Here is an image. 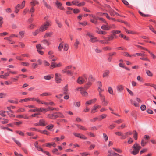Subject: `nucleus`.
Returning a JSON list of instances; mask_svg holds the SVG:
<instances>
[{
	"instance_id": "f257e3e1",
	"label": "nucleus",
	"mask_w": 156,
	"mask_h": 156,
	"mask_svg": "<svg viewBox=\"0 0 156 156\" xmlns=\"http://www.w3.org/2000/svg\"><path fill=\"white\" fill-rule=\"evenodd\" d=\"M133 150L132 151V154L134 155L137 154L138 153L139 150L141 148V147L137 143H135L132 147Z\"/></svg>"
},
{
	"instance_id": "f03ea898",
	"label": "nucleus",
	"mask_w": 156,
	"mask_h": 156,
	"mask_svg": "<svg viewBox=\"0 0 156 156\" xmlns=\"http://www.w3.org/2000/svg\"><path fill=\"white\" fill-rule=\"evenodd\" d=\"M84 78L82 77H80L77 80V82L80 84H81L86 81L87 80V76L86 75H83Z\"/></svg>"
},
{
	"instance_id": "7ed1b4c3",
	"label": "nucleus",
	"mask_w": 156,
	"mask_h": 156,
	"mask_svg": "<svg viewBox=\"0 0 156 156\" xmlns=\"http://www.w3.org/2000/svg\"><path fill=\"white\" fill-rule=\"evenodd\" d=\"M55 79L56 82L57 83H60L62 79H61V75L60 74L58 73H56L55 74Z\"/></svg>"
},
{
	"instance_id": "20e7f679",
	"label": "nucleus",
	"mask_w": 156,
	"mask_h": 156,
	"mask_svg": "<svg viewBox=\"0 0 156 156\" xmlns=\"http://www.w3.org/2000/svg\"><path fill=\"white\" fill-rule=\"evenodd\" d=\"M48 117L50 119H55L58 117L57 114L54 113V112H53L52 114H48Z\"/></svg>"
},
{
	"instance_id": "39448f33",
	"label": "nucleus",
	"mask_w": 156,
	"mask_h": 156,
	"mask_svg": "<svg viewBox=\"0 0 156 156\" xmlns=\"http://www.w3.org/2000/svg\"><path fill=\"white\" fill-rule=\"evenodd\" d=\"M73 134L75 136L81 139L84 140H86L87 139V137L83 134H81L80 133H74Z\"/></svg>"
},
{
	"instance_id": "423d86ee",
	"label": "nucleus",
	"mask_w": 156,
	"mask_h": 156,
	"mask_svg": "<svg viewBox=\"0 0 156 156\" xmlns=\"http://www.w3.org/2000/svg\"><path fill=\"white\" fill-rule=\"evenodd\" d=\"M62 66V65L61 63H59L57 64L56 63L52 62L51 63L50 65V68H53L57 67H60Z\"/></svg>"
},
{
	"instance_id": "0eeeda50",
	"label": "nucleus",
	"mask_w": 156,
	"mask_h": 156,
	"mask_svg": "<svg viewBox=\"0 0 156 156\" xmlns=\"http://www.w3.org/2000/svg\"><path fill=\"white\" fill-rule=\"evenodd\" d=\"M106 25H103L101 27V28L105 30H110L111 28V27L109 26L108 23H106Z\"/></svg>"
},
{
	"instance_id": "6e6552de",
	"label": "nucleus",
	"mask_w": 156,
	"mask_h": 156,
	"mask_svg": "<svg viewBox=\"0 0 156 156\" xmlns=\"http://www.w3.org/2000/svg\"><path fill=\"white\" fill-rule=\"evenodd\" d=\"M51 25V21H46L44 22L42 25L45 27L47 29Z\"/></svg>"
},
{
	"instance_id": "1a4fd4ad",
	"label": "nucleus",
	"mask_w": 156,
	"mask_h": 156,
	"mask_svg": "<svg viewBox=\"0 0 156 156\" xmlns=\"http://www.w3.org/2000/svg\"><path fill=\"white\" fill-rule=\"evenodd\" d=\"M79 89H80V93L83 96H87L88 95L86 91H84L83 90V88L82 87L79 88L77 89V90H78Z\"/></svg>"
},
{
	"instance_id": "9d476101",
	"label": "nucleus",
	"mask_w": 156,
	"mask_h": 156,
	"mask_svg": "<svg viewBox=\"0 0 156 156\" xmlns=\"http://www.w3.org/2000/svg\"><path fill=\"white\" fill-rule=\"evenodd\" d=\"M56 4L58 9L62 10L64 9V8L62 6V4L58 1H56Z\"/></svg>"
},
{
	"instance_id": "9b49d317",
	"label": "nucleus",
	"mask_w": 156,
	"mask_h": 156,
	"mask_svg": "<svg viewBox=\"0 0 156 156\" xmlns=\"http://www.w3.org/2000/svg\"><path fill=\"white\" fill-rule=\"evenodd\" d=\"M132 134V132L129 131L128 132L126 133L124 135L122 136V137H121V139H124L127 137L128 135H131Z\"/></svg>"
},
{
	"instance_id": "f8f14e48",
	"label": "nucleus",
	"mask_w": 156,
	"mask_h": 156,
	"mask_svg": "<svg viewBox=\"0 0 156 156\" xmlns=\"http://www.w3.org/2000/svg\"><path fill=\"white\" fill-rule=\"evenodd\" d=\"M69 89L68 88V85H66L63 88V93L64 94L69 93L68 92Z\"/></svg>"
},
{
	"instance_id": "ddd939ff",
	"label": "nucleus",
	"mask_w": 156,
	"mask_h": 156,
	"mask_svg": "<svg viewBox=\"0 0 156 156\" xmlns=\"http://www.w3.org/2000/svg\"><path fill=\"white\" fill-rule=\"evenodd\" d=\"M89 41L91 42L94 43L96 42H98V40L97 39V37L93 36L90 38Z\"/></svg>"
},
{
	"instance_id": "4468645a",
	"label": "nucleus",
	"mask_w": 156,
	"mask_h": 156,
	"mask_svg": "<svg viewBox=\"0 0 156 156\" xmlns=\"http://www.w3.org/2000/svg\"><path fill=\"white\" fill-rule=\"evenodd\" d=\"M30 5L34 7L37 4H38V2L36 0H32L31 2L30 3Z\"/></svg>"
},
{
	"instance_id": "2eb2a0df",
	"label": "nucleus",
	"mask_w": 156,
	"mask_h": 156,
	"mask_svg": "<svg viewBox=\"0 0 156 156\" xmlns=\"http://www.w3.org/2000/svg\"><path fill=\"white\" fill-rule=\"evenodd\" d=\"M124 88L123 85H119L117 86V89L119 92H121L123 90Z\"/></svg>"
},
{
	"instance_id": "dca6fc26",
	"label": "nucleus",
	"mask_w": 156,
	"mask_h": 156,
	"mask_svg": "<svg viewBox=\"0 0 156 156\" xmlns=\"http://www.w3.org/2000/svg\"><path fill=\"white\" fill-rule=\"evenodd\" d=\"M110 73V71L108 70H106L103 74V77H108Z\"/></svg>"
},
{
	"instance_id": "f3484780",
	"label": "nucleus",
	"mask_w": 156,
	"mask_h": 156,
	"mask_svg": "<svg viewBox=\"0 0 156 156\" xmlns=\"http://www.w3.org/2000/svg\"><path fill=\"white\" fill-rule=\"evenodd\" d=\"M39 125L42 126H44L46 125L45 124V121L43 119L40 120L39 121Z\"/></svg>"
},
{
	"instance_id": "a211bd4d",
	"label": "nucleus",
	"mask_w": 156,
	"mask_h": 156,
	"mask_svg": "<svg viewBox=\"0 0 156 156\" xmlns=\"http://www.w3.org/2000/svg\"><path fill=\"white\" fill-rule=\"evenodd\" d=\"M119 37L123 38L124 39L128 41L129 40V38L128 37L122 34H120L119 35Z\"/></svg>"
},
{
	"instance_id": "6ab92c4d",
	"label": "nucleus",
	"mask_w": 156,
	"mask_h": 156,
	"mask_svg": "<svg viewBox=\"0 0 156 156\" xmlns=\"http://www.w3.org/2000/svg\"><path fill=\"white\" fill-rule=\"evenodd\" d=\"M53 34L52 32H50L49 33H47L45 34V35L44 36V38H47L48 37H51V36Z\"/></svg>"
},
{
	"instance_id": "aec40b11",
	"label": "nucleus",
	"mask_w": 156,
	"mask_h": 156,
	"mask_svg": "<svg viewBox=\"0 0 156 156\" xmlns=\"http://www.w3.org/2000/svg\"><path fill=\"white\" fill-rule=\"evenodd\" d=\"M76 126L78 128L80 129L81 130H87V129L85 128V127L79 124H76Z\"/></svg>"
},
{
	"instance_id": "412c9836",
	"label": "nucleus",
	"mask_w": 156,
	"mask_h": 156,
	"mask_svg": "<svg viewBox=\"0 0 156 156\" xmlns=\"http://www.w3.org/2000/svg\"><path fill=\"white\" fill-rule=\"evenodd\" d=\"M92 84L90 81L88 82L84 86V88L85 89L87 90Z\"/></svg>"
},
{
	"instance_id": "4be33fe9",
	"label": "nucleus",
	"mask_w": 156,
	"mask_h": 156,
	"mask_svg": "<svg viewBox=\"0 0 156 156\" xmlns=\"http://www.w3.org/2000/svg\"><path fill=\"white\" fill-rule=\"evenodd\" d=\"M121 32V31L119 30H113L111 32L112 34L113 35H116V34H119Z\"/></svg>"
},
{
	"instance_id": "5701e85b",
	"label": "nucleus",
	"mask_w": 156,
	"mask_h": 156,
	"mask_svg": "<svg viewBox=\"0 0 156 156\" xmlns=\"http://www.w3.org/2000/svg\"><path fill=\"white\" fill-rule=\"evenodd\" d=\"M54 113L57 114L58 117L64 118L65 117L64 115L63 114L60 112H54Z\"/></svg>"
},
{
	"instance_id": "b1692460",
	"label": "nucleus",
	"mask_w": 156,
	"mask_h": 156,
	"mask_svg": "<svg viewBox=\"0 0 156 156\" xmlns=\"http://www.w3.org/2000/svg\"><path fill=\"white\" fill-rule=\"evenodd\" d=\"M147 143V141L146 140H144L143 139H142L141 142V144L142 146H144Z\"/></svg>"
},
{
	"instance_id": "393cba45",
	"label": "nucleus",
	"mask_w": 156,
	"mask_h": 156,
	"mask_svg": "<svg viewBox=\"0 0 156 156\" xmlns=\"http://www.w3.org/2000/svg\"><path fill=\"white\" fill-rule=\"evenodd\" d=\"M38 132H40L41 133L44 134H46L47 135H48L49 134V132L48 131H46V130H43V131H41V130H38Z\"/></svg>"
},
{
	"instance_id": "a878e982",
	"label": "nucleus",
	"mask_w": 156,
	"mask_h": 156,
	"mask_svg": "<svg viewBox=\"0 0 156 156\" xmlns=\"http://www.w3.org/2000/svg\"><path fill=\"white\" fill-rule=\"evenodd\" d=\"M43 2L44 3V5L48 9H51V6L50 5L48 4L47 2L45 1L44 0H43Z\"/></svg>"
},
{
	"instance_id": "bb28decb",
	"label": "nucleus",
	"mask_w": 156,
	"mask_h": 156,
	"mask_svg": "<svg viewBox=\"0 0 156 156\" xmlns=\"http://www.w3.org/2000/svg\"><path fill=\"white\" fill-rule=\"evenodd\" d=\"M108 41H112L114 39V37L112 34L109 35L108 37H107Z\"/></svg>"
},
{
	"instance_id": "cd10ccee",
	"label": "nucleus",
	"mask_w": 156,
	"mask_h": 156,
	"mask_svg": "<svg viewBox=\"0 0 156 156\" xmlns=\"http://www.w3.org/2000/svg\"><path fill=\"white\" fill-rule=\"evenodd\" d=\"M133 132L134 133L133 135V138H134L135 140H137L138 137L137 133L136 131V130H134L133 131Z\"/></svg>"
},
{
	"instance_id": "c85d7f7f",
	"label": "nucleus",
	"mask_w": 156,
	"mask_h": 156,
	"mask_svg": "<svg viewBox=\"0 0 156 156\" xmlns=\"http://www.w3.org/2000/svg\"><path fill=\"white\" fill-rule=\"evenodd\" d=\"M146 73L147 75L150 77H152L153 76L152 73L149 70H146Z\"/></svg>"
},
{
	"instance_id": "c756f323",
	"label": "nucleus",
	"mask_w": 156,
	"mask_h": 156,
	"mask_svg": "<svg viewBox=\"0 0 156 156\" xmlns=\"http://www.w3.org/2000/svg\"><path fill=\"white\" fill-rule=\"evenodd\" d=\"M108 92L112 95H113V90L112 88L111 87H109L108 89Z\"/></svg>"
},
{
	"instance_id": "7c9ffc66",
	"label": "nucleus",
	"mask_w": 156,
	"mask_h": 156,
	"mask_svg": "<svg viewBox=\"0 0 156 156\" xmlns=\"http://www.w3.org/2000/svg\"><path fill=\"white\" fill-rule=\"evenodd\" d=\"M126 127V125L125 124H122L120 126H118L117 129H122Z\"/></svg>"
},
{
	"instance_id": "2f4dec72",
	"label": "nucleus",
	"mask_w": 156,
	"mask_h": 156,
	"mask_svg": "<svg viewBox=\"0 0 156 156\" xmlns=\"http://www.w3.org/2000/svg\"><path fill=\"white\" fill-rule=\"evenodd\" d=\"M20 7V4H18L17 6L15 7V12L17 13H18V12L19 11L20 9H19Z\"/></svg>"
},
{
	"instance_id": "473e14b6",
	"label": "nucleus",
	"mask_w": 156,
	"mask_h": 156,
	"mask_svg": "<svg viewBox=\"0 0 156 156\" xmlns=\"http://www.w3.org/2000/svg\"><path fill=\"white\" fill-rule=\"evenodd\" d=\"M54 127V125L53 124H50L48 125L46 128H47V129L48 130H50L52 129Z\"/></svg>"
},
{
	"instance_id": "72a5a7b5",
	"label": "nucleus",
	"mask_w": 156,
	"mask_h": 156,
	"mask_svg": "<svg viewBox=\"0 0 156 156\" xmlns=\"http://www.w3.org/2000/svg\"><path fill=\"white\" fill-rule=\"evenodd\" d=\"M39 29L41 31V32L45 31L47 30V29L45 27H44V26H43L42 25L41 26Z\"/></svg>"
},
{
	"instance_id": "f704fd0d",
	"label": "nucleus",
	"mask_w": 156,
	"mask_h": 156,
	"mask_svg": "<svg viewBox=\"0 0 156 156\" xmlns=\"http://www.w3.org/2000/svg\"><path fill=\"white\" fill-rule=\"evenodd\" d=\"M51 95V94L47 92L43 93L40 95L41 96H50Z\"/></svg>"
},
{
	"instance_id": "c9c22d12",
	"label": "nucleus",
	"mask_w": 156,
	"mask_h": 156,
	"mask_svg": "<svg viewBox=\"0 0 156 156\" xmlns=\"http://www.w3.org/2000/svg\"><path fill=\"white\" fill-rule=\"evenodd\" d=\"M40 32H41L40 29H37L34 32H33V34L34 36H36L37 34H38Z\"/></svg>"
},
{
	"instance_id": "e433bc0d",
	"label": "nucleus",
	"mask_w": 156,
	"mask_h": 156,
	"mask_svg": "<svg viewBox=\"0 0 156 156\" xmlns=\"http://www.w3.org/2000/svg\"><path fill=\"white\" fill-rule=\"evenodd\" d=\"M79 44V42L78 39H76V42L74 44V46L76 49H77L78 48V45Z\"/></svg>"
},
{
	"instance_id": "4c0bfd02",
	"label": "nucleus",
	"mask_w": 156,
	"mask_h": 156,
	"mask_svg": "<svg viewBox=\"0 0 156 156\" xmlns=\"http://www.w3.org/2000/svg\"><path fill=\"white\" fill-rule=\"evenodd\" d=\"M42 42L45 44H46L48 46L50 45V43L47 40L44 39L42 41Z\"/></svg>"
},
{
	"instance_id": "58836bf2",
	"label": "nucleus",
	"mask_w": 156,
	"mask_h": 156,
	"mask_svg": "<svg viewBox=\"0 0 156 156\" xmlns=\"http://www.w3.org/2000/svg\"><path fill=\"white\" fill-rule=\"evenodd\" d=\"M109 12L111 16H114L115 15V11L112 9H111Z\"/></svg>"
},
{
	"instance_id": "ea45409f",
	"label": "nucleus",
	"mask_w": 156,
	"mask_h": 156,
	"mask_svg": "<svg viewBox=\"0 0 156 156\" xmlns=\"http://www.w3.org/2000/svg\"><path fill=\"white\" fill-rule=\"evenodd\" d=\"M36 48L37 50H41L43 49V47H42L40 44H37L36 45Z\"/></svg>"
},
{
	"instance_id": "a19ab883",
	"label": "nucleus",
	"mask_w": 156,
	"mask_h": 156,
	"mask_svg": "<svg viewBox=\"0 0 156 156\" xmlns=\"http://www.w3.org/2000/svg\"><path fill=\"white\" fill-rule=\"evenodd\" d=\"M102 44H107L108 43V41H105L104 40H98V41Z\"/></svg>"
},
{
	"instance_id": "79ce46f5",
	"label": "nucleus",
	"mask_w": 156,
	"mask_h": 156,
	"mask_svg": "<svg viewBox=\"0 0 156 156\" xmlns=\"http://www.w3.org/2000/svg\"><path fill=\"white\" fill-rule=\"evenodd\" d=\"M102 49L104 51L111 50H112V48L109 46H106L105 47H103Z\"/></svg>"
},
{
	"instance_id": "37998d69",
	"label": "nucleus",
	"mask_w": 156,
	"mask_h": 156,
	"mask_svg": "<svg viewBox=\"0 0 156 156\" xmlns=\"http://www.w3.org/2000/svg\"><path fill=\"white\" fill-rule=\"evenodd\" d=\"M79 1L77 0H74L72 2V3L73 5H76L77 6V5L79 3Z\"/></svg>"
},
{
	"instance_id": "c03bdc74",
	"label": "nucleus",
	"mask_w": 156,
	"mask_h": 156,
	"mask_svg": "<svg viewBox=\"0 0 156 156\" xmlns=\"http://www.w3.org/2000/svg\"><path fill=\"white\" fill-rule=\"evenodd\" d=\"M16 132L17 133L19 134L20 135L23 136H24V133L21 131L17 130L16 131Z\"/></svg>"
},
{
	"instance_id": "a18cd8bd",
	"label": "nucleus",
	"mask_w": 156,
	"mask_h": 156,
	"mask_svg": "<svg viewBox=\"0 0 156 156\" xmlns=\"http://www.w3.org/2000/svg\"><path fill=\"white\" fill-rule=\"evenodd\" d=\"M97 108H96L95 107V106H94L93 108H92L91 110V113H94L95 112H97Z\"/></svg>"
},
{
	"instance_id": "49530a36",
	"label": "nucleus",
	"mask_w": 156,
	"mask_h": 156,
	"mask_svg": "<svg viewBox=\"0 0 156 156\" xmlns=\"http://www.w3.org/2000/svg\"><path fill=\"white\" fill-rule=\"evenodd\" d=\"M29 101V100L28 99V98H25L24 99H20L19 101L20 102H22L23 101L27 102Z\"/></svg>"
},
{
	"instance_id": "de8ad7c7",
	"label": "nucleus",
	"mask_w": 156,
	"mask_h": 156,
	"mask_svg": "<svg viewBox=\"0 0 156 156\" xmlns=\"http://www.w3.org/2000/svg\"><path fill=\"white\" fill-rule=\"evenodd\" d=\"M73 12L75 14H77L80 12V10L77 9H73Z\"/></svg>"
},
{
	"instance_id": "09e8293b",
	"label": "nucleus",
	"mask_w": 156,
	"mask_h": 156,
	"mask_svg": "<svg viewBox=\"0 0 156 156\" xmlns=\"http://www.w3.org/2000/svg\"><path fill=\"white\" fill-rule=\"evenodd\" d=\"M74 104L75 106L79 107L80 106V102H74Z\"/></svg>"
},
{
	"instance_id": "8fccbe9b",
	"label": "nucleus",
	"mask_w": 156,
	"mask_h": 156,
	"mask_svg": "<svg viewBox=\"0 0 156 156\" xmlns=\"http://www.w3.org/2000/svg\"><path fill=\"white\" fill-rule=\"evenodd\" d=\"M90 21L95 24H97V18H96V19H94L93 20H90Z\"/></svg>"
},
{
	"instance_id": "3c124183",
	"label": "nucleus",
	"mask_w": 156,
	"mask_h": 156,
	"mask_svg": "<svg viewBox=\"0 0 156 156\" xmlns=\"http://www.w3.org/2000/svg\"><path fill=\"white\" fill-rule=\"evenodd\" d=\"M139 13L143 17H148L149 16V15H148L144 14L142 12H141L140 11H139Z\"/></svg>"
},
{
	"instance_id": "603ef678",
	"label": "nucleus",
	"mask_w": 156,
	"mask_h": 156,
	"mask_svg": "<svg viewBox=\"0 0 156 156\" xmlns=\"http://www.w3.org/2000/svg\"><path fill=\"white\" fill-rule=\"evenodd\" d=\"M135 45L137 47L141 49H142L143 50H146V51H147L148 50L147 49L143 47L142 46H139V45Z\"/></svg>"
},
{
	"instance_id": "864d4df0",
	"label": "nucleus",
	"mask_w": 156,
	"mask_h": 156,
	"mask_svg": "<svg viewBox=\"0 0 156 156\" xmlns=\"http://www.w3.org/2000/svg\"><path fill=\"white\" fill-rule=\"evenodd\" d=\"M25 111V110L24 108H21L19 109L17 111V112L18 113H20L21 112H24Z\"/></svg>"
},
{
	"instance_id": "5fc2aeb1",
	"label": "nucleus",
	"mask_w": 156,
	"mask_h": 156,
	"mask_svg": "<svg viewBox=\"0 0 156 156\" xmlns=\"http://www.w3.org/2000/svg\"><path fill=\"white\" fill-rule=\"evenodd\" d=\"M8 101L10 103H14L16 104H17L18 103V100L14 101L12 100H8Z\"/></svg>"
},
{
	"instance_id": "6e6d98bb",
	"label": "nucleus",
	"mask_w": 156,
	"mask_h": 156,
	"mask_svg": "<svg viewBox=\"0 0 156 156\" xmlns=\"http://www.w3.org/2000/svg\"><path fill=\"white\" fill-rule=\"evenodd\" d=\"M3 120L1 121L2 123L3 124H6L8 122V120L7 119H3Z\"/></svg>"
},
{
	"instance_id": "4d7b16f0",
	"label": "nucleus",
	"mask_w": 156,
	"mask_h": 156,
	"mask_svg": "<svg viewBox=\"0 0 156 156\" xmlns=\"http://www.w3.org/2000/svg\"><path fill=\"white\" fill-rule=\"evenodd\" d=\"M115 134L116 135L119 136H121V137H122V136H123L122 133L121 132H117L115 133Z\"/></svg>"
},
{
	"instance_id": "13d9d810",
	"label": "nucleus",
	"mask_w": 156,
	"mask_h": 156,
	"mask_svg": "<svg viewBox=\"0 0 156 156\" xmlns=\"http://www.w3.org/2000/svg\"><path fill=\"white\" fill-rule=\"evenodd\" d=\"M29 112H39L38 108H36L34 109H30L29 111Z\"/></svg>"
},
{
	"instance_id": "bf43d9fd",
	"label": "nucleus",
	"mask_w": 156,
	"mask_h": 156,
	"mask_svg": "<svg viewBox=\"0 0 156 156\" xmlns=\"http://www.w3.org/2000/svg\"><path fill=\"white\" fill-rule=\"evenodd\" d=\"M123 122V120L122 119H119L117 120H116L114 121L115 123H117L118 124H120L122 123Z\"/></svg>"
},
{
	"instance_id": "052dcab7",
	"label": "nucleus",
	"mask_w": 156,
	"mask_h": 156,
	"mask_svg": "<svg viewBox=\"0 0 156 156\" xmlns=\"http://www.w3.org/2000/svg\"><path fill=\"white\" fill-rule=\"evenodd\" d=\"M85 5V2H83L81 3H78L77 5V6L79 7H80L82 6H84Z\"/></svg>"
},
{
	"instance_id": "680f3d73",
	"label": "nucleus",
	"mask_w": 156,
	"mask_h": 156,
	"mask_svg": "<svg viewBox=\"0 0 156 156\" xmlns=\"http://www.w3.org/2000/svg\"><path fill=\"white\" fill-rule=\"evenodd\" d=\"M151 55L152 57H153V59H155L156 58V56L151 52L150 51L148 50L147 51Z\"/></svg>"
},
{
	"instance_id": "e2e57ef3",
	"label": "nucleus",
	"mask_w": 156,
	"mask_h": 156,
	"mask_svg": "<svg viewBox=\"0 0 156 156\" xmlns=\"http://www.w3.org/2000/svg\"><path fill=\"white\" fill-rule=\"evenodd\" d=\"M146 107L145 105H142L140 106V109L142 111H144L146 110Z\"/></svg>"
},
{
	"instance_id": "0e129e2a",
	"label": "nucleus",
	"mask_w": 156,
	"mask_h": 156,
	"mask_svg": "<svg viewBox=\"0 0 156 156\" xmlns=\"http://www.w3.org/2000/svg\"><path fill=\"white\" fill-rule=\"evenodd\" d=\"M123 53V55H124L125 56H128L129 57H131L132 56V55H130L127 52H124Z\"/></svg>"
},
{
	"instance_id": "69168bd1",
	"label": "nucleus",
	"mask_w": 156,
	"mask_h": 156,
	"mask_svg": "<svg viewBox=\"0 0 156 156\" xmlns=\"http://www.w3.org/2000/svg\"><path fill=\"white\" fill-rule=\"evenodd\" d=\"M21 64L24 66H29V64L28 62H21Z\"/></svg>"
},
{
	"instance_id": "338daca9",
	"label": "nucleus",
	"mask_w": 156,
	"mask_h": 156,
	"mask_svg": "<svg viewBox=\"0 0 156 156\" xmlns=\"http://www.w3.org/2000/svg\"><path fill=\"white\" fill-rule=\"evenodd\" d=\"M137 79L139 81L143 82V79L141 78L140 76H138L137 77Z\"/></svg>"
},
{
	"instance_id": "774afa93",
	"label": "nucleus",
	"mask_w": 156,
	"mask_h": 156,
	"mask_svg": "<svg viewBox=\"0 0 156 156\" xmlns=\"http://www.w3.org/2000/svg\"><path fill=\"white\" fill-rule=\"evenodd\" d=\"M68 48H69L68 45L67 44H66L64 46V48H63L64 50L65 51H66L68 50Z\"/></svg>"
}]
</instances>
